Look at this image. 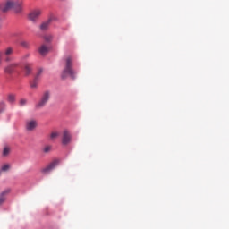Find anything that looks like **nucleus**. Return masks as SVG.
Listing matches in <instances>:
<instances>
[{
	"instance_id": "1",
	"label": "nucleus",
	"mask_w": 229,
	"mask_h": 229,
	"mask_svg": "<svg viewBox=\"0 0 229 229\" xmlns=\"http://www.w3.org/2000/svg\"><path fill=\"white\" fill-rule=\"evenodd\" d=\"M10 10H14L16 13H20V12H22V2L9 0L0 3V12L2 13H6V12H10Z\"/></svg>"
},
{
	"instance_id": "2",
	"label": "nucleus",
	"mask_w": 229,
	"mask_h": 229,
	"mask_svg": "<svg viewBox=\"0 0 229 229\" xmlns=\"http://www.w3.org/2000/svg\"><path fill=\"white\" fill-rule=\"evenodd\" d=\"M73 59L71 56H68L64 60V68L61 73L62 80H65L66 78H71L72 80H76V71L72 68Z\"/></svg>"
},
{
	"instance_id": "3",
	"label": "nucleus",
	"mask_w": 229,
	"mask_h": 229,
	"mask_svg": "<svg viewBox=\"0 0 229 229\" xmlns=\"http://www.w3.org/2000/svg\"><path fill=\"white\" fill-rule=\"evenodd\" d=\"M40 15H42V9L36 8L29 13L28 19L30 22H37L40 19Z\"/></svg>"
},
{
	"instance_id": "4",
	"label": "nucleus",
	"mask_w": 229,
	"mask_h": 229,
	"mask_svg": "<svg viewBox=\"0 0 229 229\" xmlns=\"http://www.w3.org/2000/svg\"><path fill=\"white\" fill-rule=\"evenodd\" d=\"M50 98H51V93L49 91H45L42 94L39 102L36 105L37 108H42L43 106H46V105H47V101H49Z\"/></svg>"
},
{
	"instance_id": "5",
	"label": "nucleus",
	"mask_w": 229,
	"mask_h": 229,
	"mask_svg": "<svg viewBox=\"0 0 229 229\" xmlns=\"http://www.w3.org/2000/svg\"><path fill=\"white\" fill-rule=\"evenodd\" d=\"M58 164H60V161H58V159L52 161L48 165H47L45 168L41 170V173L43 174H47L51 173V171H53V169H55V167H56Z\"/></svg>"
},
{
	"instance_id": "6",
	"label": "nucleus",
	"mask_w": 229,
	"mask_h": 229,
	"mask_svg": "<svg viewBox=\"0 0 229 229\" xmlns=\"http://www.w3.org/2000/svg\"><path fill=\"white\" fill-rule=\"evenodd\" d=\"M38 125V123L37 120L34 119L27 120L25 122V129L27 130V131H33V130H35Z\"/></svg>"
},
{
	"instance_id": "7",
	"label": "nucleus",
	"mask_w": 229,
	"mask_h": 229,
	"mask_svg": "<svg viewBox=\"0 0 229 229\" xmlns=\"http://www.w3.org/2000/svg\"><path fill=\"white\" fill-rule=\"evenodd\" d=\"M72 137L71 136V132L69 131L64 130L63 131V138H62V144L63 146H68V144H71Z\"/></svg>"
},
{
	"instance_id": "8",
	"label": "nucleus",
	"mask_w": 229,
	"mask_h": 229,
	"mask_svg": "<svg viewBox=\"0 0 229 229\" xmlns=\"http://www.w3.org/2000/svg\"><path fill=\"white\" fill-rule=\"evenodd\" d=\"M2 53V56L4 55L5 62H12V55H13V47H8Z\"/></svg>"
},
{
	"instance_id": "9",
	"label": "nucleus",
	"mask_w": 229,
	"mask_h": 229,
	"mask_svg": "<svg viewBox=\"0 0 229 229\" xmlns=\"http://www.w3.org/2000/svg\"><path fill=\"white\" fill-rule=\"evenodd\" d=\"M49 49H51V47H49V46L47 45H41L38 48V53L42 55V56H46V55H47L49 53Z\"/></svg>"
},
{
	"instance_id": "10",
	"label": "nucleus",
	"mask_w": 229,
	"mask_h": 229,
	"mask_svg": "<svg viewBox=\"0 0 229 229\" xmlns=\"http://www.w3.org/2000/svg\"><path fill=\"white\" fill-rule=\"evenodd\" d=\"M10 192H11V190L7 189L0 193V206L3 205L4 201H6V196H8Z\"/></svg>"
},
{
	"instance_id": "11",
	"label": "nucleus",
	"mask_w": 229,
	"mask_h": 229,
	"mask_svg": "<svg viewBox=\"0 0 229 229\" xmlns=\"http://www.w3.org/2000/svg\"><path fill=\"white\" fill-rule=\"evenodd\" d=\"M16 67H19V63H12L5 67L4 71L7 72V74H11V72H13V69Z\"/></svg>"
},
{
	"instance_id": "12",
	"label": "nucleus",
	"mask_w": 229,
	"mask_h": 229,
	"mask_svg": "<svg viewBox=\"0 0 229 229\" xmlns=\"http://www.w3.org/2000/svg\"><path fill=\"white\" fill-rule=\"evenodd\" d=\"M53 21V19L49 18L47 21H44L41 25H40V30L42 31H47V30H49V26L51 24V22Z\"/></svg>"
},
{
	"instance_id": "13",
	"label": "nucleus",
	"mask_w": 229,
	"mask_h": 229,
	"mask_svg": "<svg viewBox=\"0 0 229 229\" xmlns=\"http://www.w3.org/2000/svg\"><path fill=\"white\" fill-rule=\"evenodd\" d=\"M33 64L30 63H26L24 65V72L26 76H30L31 74Z\"/></svg>"
},
{
	"instance_id": "14",
	"label": "nucleus",
	"mask_w": 229,
	"mask_h": 229,
	"mask_svg": "<svg viewBox=\"0 0 229 229\" xmlns=\"http://www.w3.org/2000/svg\"><path fill=\"white\" fill-rule=\"evenodd\" d=\"M7 101H8V103H11V104H13V103H15V95L14 94H9L8 96H7Z\"/></svg>"
},
{
	"instance_id": "15",
	"label": "nucleus",
	"mask_w": 229,
	"mask_h": 229,
	"mask_svg": "<svg viewBox=\"0 0 229 229\" xmlns=\"http://www.w3.org/2000/svg\"><path fill=\"white\" fill-rule=\"evenodd\" d=\"M42 72H44V69L38 68V72L36 73L35 79L36 80H40V76H42Z\"/></svg>"
},
{
	"instance_id": "16",
	"label": "nucleus",
	"mask_w": 229,
	"mask_h": 229,
	"mask_svg": "<svg viewBox=\"0 0 229 229\" xmlns=\"http://www.w3.org/2000/svg\"><path fill=\"white\" fill-rule=\"evenodd\" d=\"M37 87H38V80L34 78L33 81L30 82V88L37 89Z\"/></svg>"
},
{
	"instance_id": "17",
	"label": "nucleus",
	"mask_w": 229,
	"mask_h": 229,
	"mask_svg": "<svg viewBox=\"0 0 229 229\" xmlns=\"http://www.w3.org/2000/svg\"><path fill=\"white\" fill-rule=\"evenodd\" d=\"M59 136H60V133H58V132H52L50 134V139H51V140H55V139H58Z\"/></svg>"
},
{
	"instance_id": "18",
	"label": "nucleus",
	"mask_w": 229,
	"mask_h": 229,
	"mask_svg": "<svg viewBox=\"0 0 229 229\" xmlns=\"http://www.w3.org/2000/svg\"><path fill=\"white\" fill-rule=\"evenodd\" d=\"M44 40L46 42H52L53 41V35H46V36H44Z\"/></svg>"
},
{
	"instance_id": "19",
	"label": "nucleus",
	"mask_w": 229,
	"mask_h": 229,
	"mask_svg": "<svg viewBox=\"0 0 229 229\" xmlns=\"http://www.w3.org/2000/svg\"><path fill=\"white\" fill-rule=\"evenodd\" d=\"M6 108V104L4 102H0V114H3Z\"/></svg>"
},
{
	"instance_id": "20",
	"label": "nucleus",
	"mask_w": 229,
	"mask_h": 229,
	"mask_svg": "<svg viewBox=\"0 0 229 229\" xmlns=\"http://www.w3.org/2000/svg\"><path fill=\"white\" fill-rule=\"evenodd\" d=\"M10 169V165L6 164V165H4L2 167H1V170L4 171V172H6Z\"/></svg>"
},
{
	"instance_id": "21",
	"label": "nucleus",
	"mask_w": 229,
	"mask_h": 229,
	"mask_svg": "<svg viewBox=\"0 0 229 229\" xmlns=\"http://www.w3.org/2000/svg\"><path fill=\"white\" fill-rule=\"evenodd\" d=\"M51 146L47 145L43 148V152L44 153H49V151H51Z\"/></svg>"
},
{
	"instance_id": "22",
	"label": "nucleus",
	"mask_w": 229,
	"mask_h": 229,
	"mask_svg": "<svg viewBox=\"0 0 229 229\" xmlns=\"http://www.w3.org/2000/svg\"><path fill=\"white\" fill-rule=\"evenodd\" d=\"M26 103H28V100L21 98L20 100V106H25Z\"/></svg>"
},
{
	"instance_id": "23",
	"label": "nucleus",
	"mask_w": 229,
	"mask_h": 229,
	"mask_svg": "<svg viewBox=\"0 0 229 229\" xmlns=\"http://www.w3.org/2000/svg\"><path fill=\"white\" fill-rule=\"evenodd\" d=\"M10 153V148H4L3 151V155L6 157Z\"/></svg>"
},
{
	"instance_id": "24",
	"label": "nucleus",
	"mask_w": 229,
	"mask_h": 229,
	"mask_svg": "<svg viewBox=\"0 0 229 229\" xmlns=\"http://www.w3.org/2000/svg\"><path fill=\"white\" fill-rule=\"evenodd\" d=\"M21 46L23 47H30V44L28 42H26V41L21 42Z\"/></svg>"
},
{
	"instance_id": "25",
	"label": "nucleus",
	"mask_w": 229,
	"mask_h": 229,
	"mask_svg": "<svg viewBox=\"0 0 229 229\" xmlns=\"http://www.w3.org/2000/svg\"><path fill=\"white\" fill-rule=\"evenodd\" d=\"M3 64V53L0 52V65Z\"/></svg>"
},
{
	"instance_id": "26",
	"label": "nucleus",
	"mask_w": 229,
	"mask_h": 229,
	"mask_svg": "<svg viewBox=\"0 0 229 229\" xmlns=\"http://www.w3.org/2000/svg\"><path fill=\"white\" fill-rule=\"evenodd\" d=\"M26 58H30V54H26L25 55H23V59L26 60Z\"/></svg>"
}]
</instances>
